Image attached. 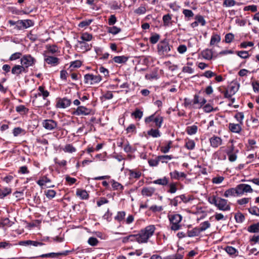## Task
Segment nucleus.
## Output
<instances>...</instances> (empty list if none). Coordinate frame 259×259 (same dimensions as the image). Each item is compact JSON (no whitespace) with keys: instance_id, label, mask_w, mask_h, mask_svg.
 Here are the masks:
<instances>
[{"instance_id":"2eb2a0df","label":"nucleus","mask_w":259,"mask_h":259,"mask_svg":"<svg viewBox=\"0 0 259 259\" xmlns=\"http://www.w3.org/2000/svg\"><path fill=\"white\" fill-rule=\"evenodd\" d=\"M155 191V189L153 187H144L141 191V194L143 196H151Z\"/></svg>"},{"instance_id":"f03ea898","label":"nucleus","mask_w":259,"mask_h":259,"mask_svg":"<svg viewBox=\"0 0 259 259\" xmlns=\"http://www.w3.org/2000/svg\"><path fill=\"white\" fill-rule=\"evenodd\" d=\"M156 230L155 226L153 225L147 226L145 228L141 229L138 233L139 243H147L149 238L153 235Z\"/></svg>"},{"instance_id":"c756f323","label":"nucleus","mask_w":259,"mask_h":259,"mask_svg":"<svg viewBox=\"0 0 259 259\" xmlns=\"http://www.w3.org/2000/svg\"><path fill=\"white\" fill-rule=\"evenodd\" d=\"M225 250L229 254L231 255H234V256H237L238 255V250L232 246H227L225 248Z\"/></svg>"},{"instance_id":"6ab92c4d","label":"nucleus","mask_w":259,"mask_h":259,"mask_svg":"<svg viewBox=\"0 0 259 259\" xmlns=\"http://www.w3.org/2000/svg\"><path fill=\"white\" fill-rule=\"evenodd\" d=\"M168 178L164 177L163 178L158 179L153 181L152 183L154 184L162 185L163 186H166L168 184Z\"/></svg>"},{"instance_id":"de8ad7c7","label":"nucleus","mask_w":259,"mask_h":259,"mask_svg":"<svg viewBox=\"0 0 259 259\" xmlns=\"http://www.w3.org/2000/svg\"><path fill=\"white\" fill-rule=\"evenodd\" d=\"M177 183L172 182L168 185L169 189L167 191L168 193L173 194L176 192L178 189L177 187Z\"/></svg>"},{"instance_id":"c03bdc74","label":"nucleus","mask_w":259,"mask_h":259,"mask_svg":"<svg viewBox=\"0 0 259 259\" xmlns=\"http://www.w3.org/2000/svg\"><path fill=\"white\" fill-rule=\"evenodd\" d=\"M125 216V212L124 211H118L117 215L115 217L114 219L120 222L124 219Z\"/></svg>"},{"instance_id":"c9c22d12","label":"nucleus","mask_w":259,"mask_h":259,"mask_svg":"<svg viewBox=\"0 0 259 259\" xmlns=\"http://www.w3.org/2000/svg\"><path fill=\"white\" fill-rule=\"evenodd\" d=\"M121 29L116 26L108 27L107 32L113 35L118 34L121 31Z\"/></svg>"},{"instance_id":"aec40b11","label":"nucleus","mask_w":259,"mask_h":259,"mask_svg":"<svg viewBox=\"0 0 259 259\" xmlns=\"http://www.w3.org/2000/svg\"><path fill=\"white\" fill-rule=\"evenodd\" d=\"M76 194L82 200L88 199L89 197V195L85 190L78 189H77Z\"/></svg>"},{"instance_id":"39448f33","label":"nucleus","mask_w":259,"mask_h":259,"mask_svg":"<svg viewBox=\"0 0 259 259\" xmlns=\"http://www.w3.org/2000/svg\"><path fill=\"white\" fill-rule=\"evenodd\" d=\"M85 83H90V84L98 83L102 80V77L100 75H95L93 74H87L84 76Z\"/></svg>"},{"instance_id":"4468645a","label":"nucleus","mask_w":259,"mask_h":259,"mask_svg":"<svg viewBox=\"0 0 259 259\" xmlns=\"http://www.w3.org/2000/svg\"><path fill=\"white\" fill-rule=\"evenodd\" d=\"M210 146L213 148H217L222 143V139L220 137L213 136L209 139Z\"/></svg>"},{"instance_id":"338daca9","label":"nucleus","mask_w":259,"mask_h":259,"mask_svg":"<svg viewBox=\"0 0 259 259\" xmlns=\"http://www.w3.org/2000/svg\"><path fill=\"white\" fill-rule=\"evenodd\" d=\"M22 54L21 52H16L13 54L9 58L10 61H14L21 58Z\"/></svg>"},{"instance_id":"09e8293b","label":"nucleus","mask_w":259,"mask_h":259,"mask_svg":"<svg viewBox=\"0 0 259 259\" xmlns=\"http://www.w3.org/2000/svg\"><path fill=\"white\" fill-rule=\"evenodd\" d=\"M1 224L3 226L11 227L14 223L11 221L8 218H3L1 220Z\"/></svg>"},{"instance_id":"58836bf2","label":"nucleus","mask_w":259,"mask_h":259,"mask_svg":"<svg viewBox=\"0 0 259 259\" xmlns=\"http://www.w3.org/2000/svg\"><path fill=\"white\" fill-rule=\"evenodd\" d=\"M11 72L13 74L19 76L21 74L20 65H15L12 68Z\"/></svg>"},{"instance_id":"f257e3e1","label":"nucleus","mask_w":259,"mask_h":259,"mask_svg":"<svg viewBox=\"0 0 259 259\" xmlns=\"http://www.w3.org/2000/svg\"><path fill=\"white\" fill-rule=\"evenodd\" d=\"M207 200L209 203L215 205L219 210L228 211L231 209L230 205L228 204V200L225 199L212 195L209 197Z\"/></svg>"},{"instance_id":"ddd939ff","label":"nucleus","mask_w":259,"mask_h":259,"mask_svg":"<svg viewBox=\"0 0 259 259\" xmlns=\"http://www.w3.org/2000/svg\"><path fill=\"white\" fill-rule=\"evenodd\" d=\"M59 59L57 57L45 55V61L48 64H51L53 66L57 65L59 63Z\"/></svg>"},{"instance_id":"a18cd8bd","label":"nucleus","mask_w":259,"mask_h":259,"mask_svg":"<svg viewBox=\"0 0 259 259\" xmlns=\"http://www.w3.org/2000/svg\"><path fill=\"white\" fill-rule=\"evenodd\" d=\"M214 156L215 157V158H217L218 160H225L226 159V155L223 151L221 150H218L215 152Z\"/></svg>"},{"instance_id":"f8f14e48","label":"nucleus","mask_w":259,"mask_h":259,"mask_svg":"<svg viewBox=\"0 0 259 259\" xmlns=\"http://www.w3.org/2000/svg\"><path fill=\"white\" fill-rule=\"evenodd\" d=\"M91 109L87 108L82 106H78L77 109L73 112V114L76 115H87L91 113Z\"/></svg>"},{"instance_id":"5701e85b","label":"nucleus","mask_w":259,"mask_h":259,"mask_svg":"<svg viewBox=\"0 0 259 259\" xmlns=\"http://www.w3.org/2000/svg\"><path fill=\"white\" fill-rule=\"evenodd\" d=\"M147 134L153 138H158L161 136V133L158 128L156 129L151 128L147 132Z\"/></svg>"},{"instance_id":"dca6fc26","label":"nucleus","mask_w":259,"mask_h":259,"mask_svg":"<svg viewBox=\"0 0 259 259\" xmlns=\"http://www.w3.org/2000/svg\"><path fill=\"white\" fill-rule=\"evenodd\" d=\"M187 236L189 237H194L198 236L201 233L199 227H194L192 230L187 231Z\"/></svg>"},{"instance_id":"69168bd1","label":"nucleus","mask_w":259,"mask_h":259,"mask_svg":"<svg viewBox=\"0 0 259 259\" xmlns=\"http://www.w3.org/2000/svg\"><path fill=\"white\" fill-rule=\"evenodd\" d=\"M234 35L232 33H229L226 34L225 36V41L226 43H231L234 39Z\"/></svg>"},{"instance_id":"9d476101","label":"nucleus","mask_w":259,"mask_h":259,"mask_svg":"<svg viewBox=\"0 0 259 259\" xmlns=\"http://www.w3.org/2000/svg\"><path fill=\"white\" fill-rule=\"evenodd\" d=\"M71 103V101L66 98H57V103L56 107L59 108H66L69 106Z\"/></svg>"},{"instance_id":"774afa93","label":"nucleus","mask_w":259,"mask_h":259,"mask_svg":"<svg viewBox=\"0 0 259 259\" xmlns=\"http://www.w3.org/2000/svg\"><path fill=\"white\" fill-rule=\"evenodd\" d=\"M130 175L132 178L139 179L141 176V172L139 171H134L133 170H131L130 171Z\"/></svg>"},{"instance_id":"9b49d317","label":"nucleus","mask_w":259,"mask_h":259,"mask_svg":"<svg viewBox=\"0 0 259 259\" xmlns=\"http://www.w3.org/2000/svg\"><path fill=\"white\" fill-rule=\"evenodd\" d=\"M70 252H71V251H70V250H65L62 252H57V253L51 252V253H46V254H42L41 255L38 256L37 257H40L41 258H45V257L55 258V257H57L59 255L66 256Z\"/></svg>"},{"instance_id":"e2e57ef3","label":"nucleus","mask_w":259,"mask_h":259,"mask_svg":"<svg viewBox=\"0 0 259 259\" xmlns=\"http://www.w3.org/2000/svg\"><path fill=\"white\" fill-rule=\"evenodd\" d=\"M45 195L49 199L53 198L56 195V192L53 190H48L45 191Z\"/></svg>"},{"instance_id":"72a5a7b5","label":"nucleus","mask_w":259,"mask_h":259,"mask_svg":"<svg viewBox=\"0 0 259 259\" xmlns=\"http://www.w3.org/2000/svg\"><path fill=\"white\" fill-rule=\"evenodd\" d=\"M78 44L80 45V49L83 51H88L91 50V45L90 46L88 44L84 41H80L78 40Z\"/></svg>"},{"instance_id":"c85d7f7f","label":"nucleus","mask_w":259,"mask_h":259,"mask_svg":"<svg viewBox=\"0 0 259 259\" xmlns=\"http://www.w3.org/2000/svg\"><path fill=\"white\" fill-rule=\"evenodd\" d=\"M234 147L232 146L230 150L227 151V154L228 155L229 160L231 162L235 161L237 159V155L236 154L233 153Z\"/></svg>"},{"instance_id":"b1692460","label":"nucleus","mask_w":259,"mask_h":259,"mask_svg":"<svg viewBox=\"0 0 259 259\" xmlns=\"http://www.w3.org/2000/svg\"><path fill=\"white\" fill-rule=\"evenodd\" d=\"M203 58L206 60H210L212 58V51L211 50L206 49L201 52Z\"/></svg>"},{"instance_id":"f3484780","label":"nucleus","mask_w":259,"mask_h":259,"mask_svg":"<svg viewBox=\"0 0 259 259\" xmlns=\"http://www.w3.org/2000/svg\"><path fill=\"white\" fill-rule=\"evenodd\" d=\"M169 175L172 179L179 180L180 178H185L186 175L183 172H179L178 171L175 170L172 172L169 173Z\"/></svg>"},{"instance_id":"a211bd4d","label":"nucleus","mask_w":259,"mask_h":259,"mask_svg":"<svg viewBox=\"0 0 259 259\" xmlns=\"http://www.w3.org/2000/svg\"><path fill=\"white\" fill-rule=\"evenodd\" d=\"M128 59V57L125 56H115L113 58V60L115 63L118 64H124Z\"/></svg>"},{"instance_id":"4c0bfd02","label":"nucleus","mask_w":259,"mask_h":259,"mask_svg":"<svg viewBox=\"0 0 259 259\" xmlns=\"http://www.w3.org/2000/svg\"><path fill=\"white\" fill-rule=\"evenodd\" d=\"M92 35L87 32L82 33L80 37V39H81L80 41H83L84 42L90 41L92 39Z\"/></svg>"},{"instance_id":"bf43d9fd","label":"nucleus","mask_w":259,"mask_h":259,"mask_svg":"<svg viewBox=\"0 0 259 259\" xmlns=\"http://www.w3.org/2000/svg\"><path fill=\"white\" fill-rule=\"evenodd\" d=\"M99 242V240L94 237H90L88 240V243L92 246H96L98 244Z\"/></svg>"},{"instance_id":"f704fd0d","label":"nucleus","mask_w":259,"mask_h":259,"mask_svg":"<svg viewBox=\"0 0 259 259\" xmlns=\"http://www.w3.org/2000/svg\"><path fill=\"white\" fill-rule=\"evenodd\" d=\"M11 192V189L10 188L7 187L4 189H0V198H4L5 197L10 194Z\"/></svg>"},{"instance_id":"0e129e2a","label":"nucleus","mask_w":259,"mask_h":259,"mask_svg":"<svg viewBox=\"0 0 259 259\" xmlns=\"http://www.w3.org/2000/svg\"><path fill=\"white\" fill-rule=\"evenodd\" d=\"M123 150L126 153H132L135 150L128 142L124 145Z\"/></svg>"},{"instance_id":"864d4df0","label":"nucleus","mask_w":259,"mask_h":259,"mask_svg":"<svg viewBox=\"0 0 259 259\" xmlns=\"http://www.w3.org/2000/svg\"><path fill=\"white\" fill-rule=\"evenodd\" d=\"M16 110L20 113L25 114L28 112V109L26 108L24 105H21L16 107Z\"/></svg>"},{"instance_id":"5fc2aeb1","label":"nucleus","mask_w":259,"mask_h":259,"mask_svg":"<svg viewBox=\"0 0 259 259\" xmlns=\"http://www.w3.org/2000/svg\"><path fill=\"white\" fill-rule=\"evenodd\" d=\"M160 35L157 33H155L149 38L150 42L152 44H155L158 41Z\"/></svg>"},{"instance_id":"2f4dec72","label":"nucleus","mask_w":259,"mask_h":259,"mask_svg":"<svg viewBox=\"0 0 259 259\" xmlns=\"http://www.w3.org/2000/svg\"><path fill=\"white\" fill-rule=\"evenodd\" d=\"M198 131V127L195 125L187 126L186 130L187 133L189 135L195 134Z\"/></svg>"},{"instance_id":"7c9ffc66","label":"nucleus","mask_w":259,"mask_h":259,"mask_svg":"<svg viewBox=\"0 0 259 259\" xmlns=\"http://www.w3.org/2000/svg\"><path fill=\"white\" fill-rule=\"evenodd\" d=\"M143 115V112L139 108H136L135 111L132 113L131 116L135 119H140Z\"/></svg>"},{"instance_id":"3c124183","label":"nucleus","mask_w":259,"mask_h":259,"mask_svg":"<svg viewBox=\"0 0 259 259\" xmlns=\"http://www.w3.org/2000/svg\"><path fill=\"white\" fill-rule=\"evenodd\" d=\"M248 210L250 214L259 217V208L255 206L250 207L248 208Z\"/></svg>"},{"instance_id":"603ef678","label":"nucleus","mask_w":259,"mask_h":259,"mask_svg":"<svg viewBox=\"0 0 259 259\" xmlns=\"http://www.w3.org/2000/svg\"><path fill=\"white\" fill-rule=\"evenodd\" d=\"M170 201L169 205H174L175 206H178L179 203H181V200L180 199L179 196L175 197L174 199H168Z\"/></svg>"},{"instance_id":"cd10ccee","label":"nucleus","mask_w":259,"mask_h":259,"mask_svg":"<svg viewBox=\"0 0 259 259\" xmlns=\"http://www.w3.org/2000/svg\"><path fill=\"white\" fill-rule=\"evenodd\" d=\"M247 231L250 233H258L259 232V223L253 224L247 228Z\"/></svg>"},{"instance_id":"e433bc0d","label":"nucleus","mask_w":259,"mask_h":259,"mask_svg":"<svg viewBox=\"0 0 259 259\" xmlns=\"http://www.w3.org/2000/svg\"><path fill=\"white\" fill-rule=\"evenodd\" d=\"M111 183H112V186L114 190H120L121 191L123 190L124 187L120 183L116 182L114 180H112Z\"/></svg>"},{"instance_id":"1a4fd4ad","label":"nucleus","mask_w":259,"mask_h":259,"mask_svg":"<svg viewBox=\"0 0 259 259\" xmlns=\"http://www.w3.org/2000/svg\"><path fill=\"white\" fill-rule=\"evenodd\" d=\"M17 29L21 30L26 29L31 26H33L34 23L33 21L29 19L18 20Z\"/></svg>"},{"instance_id":"052dcab7","label":"nucleus","mask_w":259,"mask_h":259,"mask_svg":"<svg viewBox=\"0 0 259 259\" xmlns=\"http://www.w3.org/2000/svg\"><path fill=\"white\" fill-rule=\"evenodd\" d=\"M236 54L240 58L243 59H247L249 57L248 52L245 51H237L236 52Z\"/></svg>"},{"instance_id":"680f3d73","label":"nucleus","mask_w":259,"mask_h":259,"mask_svg":"<svg viewBox=\"0 0 259 259\" xmlns=\"http://www.w3.org/2000/svg\"><path fill=\"white\" fill-rule=\"evenodd\" d=\"M172 143L171 141H169L166 146L162 147L161 148V151L163 153H166L169 152V149L171 148V145Z\"/></svg>"},{"instance_id":"7ed1b4c3","label":"nucleus","mask_w":259,"mask_h":259,"mask_svg":"<svg viewBox=\"0 0 259 259\" xmlns=\"http://www.w3.org/2000/svg\"><path fill=\"white\" fill-rule=\"evenodd\" d=\"M169 221L170 229L171 231H177L182 228L181 223L182 221V216L178 213L168 215Z\"/></svg>"},{"instance_id":"473e14b6","label":"nucleus","mask_w":259,"mask_h":259,"mask_svg":"<svg viewBox=\"0 0 259 259\" xmlns=\"http://www.w3.org/2000/svg\"><path fill=\"white\" fill-rule=\"evenodd\" d=\"M145 78L149 80L157 79L158 78L157 71L154 70L150 73H147L145 75Z\"/></svg>"},{"instance_id":"0eeeda50","label":"nucleus","mask_w":259,"mask_h":259,"mask_svg":"<svg viewBox=\"0 0 259 259\" xmlns=\"http://www.w3.org/2000/svg\"><path fill=\"white\" fill-rule=\"evenodd\" d=\"M21 64L26 67L32 66L36 62L34 58L32 57L30 55H25L21 58Z\"/></svg>"},{"instance_id":"423d86ee","label":"nucleus","mask_w":259,"mask_h":259,"mask_svg":"<svg viewBox=\"0 0 259 259\" xmlns=\"http://www.w3.org/2000/svg\"><path fill=\"white\" fill-rule=\"evenodd\" d=\"M237 195H242L244 193H252L253 190L251 186L248 184H240L236 186L235 187Z\"/></svg>"},{"instance_id":"37998d69","label":"nucleus","mask_w":259,"mask_h":259,"mask_svg":"<svg viewBox=\"0 0 259 259\" xmlns=\"http://www.w3.org/2000/svg\"><path fill=\"white\" fill-rule=\"evenodd\" d=\"M158 156V160L162 163H167L168 160H170L173 158V156L171 155H159Z\"/></svg>"},{"instance_id":"bb28decb","label":"nucleus","mask_w":259,"mask_h":259,"mask_svg":"<svg viewBox=\"0 0 259 259\" xmlns=\"http://www.w3.org/2000/svg\"><path fill=\"white\" fill-rule=\"evenodd\" d=\"M237 195V192L235 188H231L227 190L224 194V196L225 197H229L230 196H236Z\"/></svg>"},{"instance_id":"ea45409f","label":"nucleus","mask_w":259,"mask_h":259,"mask_svg":"<svg viewBox=\"0 0 259 259\" xmlns=\"http://www.w3.org/2000/svg\"><path fill=\"white\" fill-rule=\"evenodd\" d=\"M221 41V36L220 35L217 34H213L211 36L210 45H213L216 42H219Z\"/></svg>"},{"instance_id":"6e6552de","label":"nucleus","mask_w":259,"mask_h":259,"mask_svg":"<svg viewBox=\"0 0 259 259\" xmlns=\"http://www.w3.org/2000/svg\"><path fill=\"white\" fill-rule=\"evenodd\" d=\"M42 125L45 129L52 131L57 128L58 123L53 119H45L42 122Z\"/></svg>"},{"instance_id":"a878e982","label":"nucleus","mask_w":259,"mask_h":259,"mask_svg":"<svg viewBox=\"0 0 259 259\" xmlns=\"http://www.w3.org/2000/svg\"><path fill=\"white\" fill-rule=\"evenodd\" d=\"M155 124V126L158 128L161 127L162 123L163 122V117L160 115L155 116L153 121Z\"/></svg>"},{"instance_id":"4d7b16f0","label":"nucleus","mask_w":259,"mask_h":259,"mask_svg":"<svg viewBox=\"0 0 259 259\" xmlns=\"http://www.w3.org/2000/svg\"><path fill=\"white\" fill-rule=\"evenodd\" d=\"M47 53L48 54H55V53L58 52V48L56 46H49L47 47Z\"/></svg>"},{"instance_id":"4be33fe9","label":"nucleus","mask_w":259,"mask_h":259,"mask_svg":"<svg viewBox=\"0 0 259 259\" xmlns=\"http://www.w3.org/2000/svg\"><path fill=\"white\" fill-rule=\"evenodd\" d=\"M38 90L39 92L37 94V95L38 96H42L44 100H46L50 95V93L47 90H45V87L43 86H39L38 88Z\"/></svg>"},{"instance_id":"13d9d810","label":"nucleus","mask_w":259,"mask_h":259,"mask_svg":"<svg viewBox=\"0 0 259 259\" xmlns=\"http://www.w3.org/2000/svg\"><path fill=\"white\" fill-rule=\"evenodd\" d=\"M195 19L197 21L198 24L200 23L201 26H204L206 24V21L203 17L201 15H198L195 17Z\"/></svg>"},{"instance_id":"49530a36","label":"nucleus","mask_w":259,"mask_h":259,"mask_svg":"<svg viewBox=\"0 0 259 259\" xmlns=\"http://www.w3.org/2000/svg\"><path fill=\"white\" fill-rule=\"evenodd\" d=\"M163 25L165 26H167L169 25L171 20V16L169 14H166L163 16L162 18Z\"/></svg>"},{"instance_id":"79ce46f5","label":"nucleus","mask_w":259,"mask_h":259,"mask_svg":"<svg viewBox=\"0 0 259 259\" xmlns=\"http://www.w3.org/2000/svg\"><path fill=\"white\" fill-rule=\"evenodd\" d=\"M63 150L65 152L73 153L76 151V149L72 145L68 144L65 146L64 148H63Z\"/></svg>"},{"instance_id":"20e7f679","label":"nucleus","mask_w":259,"mask_h":259,"mask_svg":"<svg viewBox=\"0 0 259 259\" xmlns=\"http://www.w3.org/2000/svg\"><path fill=\"white\" fill-rule=\"evenodd\" d=\"M172 48L168 44L166 39L160 41L157 46L158 52L159 55H164L168 53Z\"/></svg>"},{"instance_id":"8fccbe9b","label":"nucleus","mask_w":259,"mask_h":259,"mask_svg":"<svg viewBox=\"0 0 259 259\" xmlns=\"http://www.w3.org/2000/svg\"><path fill=\"white\" fill-rule=\"evenodd\" d=\"M210 224L208 221H205L203 223H201L200 225V227L199 229L200 231L201 232L205 231L207 229L210 228Z\"/></svg>"},{"instance_id":"393cba45","label":"nucleus","mask_w":259,"mask_h":259,"mask_svg":"<svg viewBox=\"0 0 259 259\" xmlns=\"http://www.w3.org/2000/svg\"><path fill=\"white\" fill-rule=\"evenodd\" d=\"M185 147L190 150H192L195 148V143L194 140L191 139L185 140Z\"/></svg>"},{"instance_id":"412c9836","label":"nucleus","mask_w":259,"mask_h":259,"mask_svg":"<svg viewBox=\"0 0 259 259\" xmlns=\"http://www.w3.org/2000/svg\"><path fill=\"white\" fill-rule=\"evenodd\" d=\"M229 130L233 133H239L242 130L241 126L239 124L230 123L229 124Z\"/></svg>"},{"instance_id":"a19ab883","label":"nucleus","mask_w":259,"mask_h":259,"mask_svg":"<svg viewBox=\"0 0 259 259\" xmlns=\"http://www.w3.org/2000/svg\"><path fill=\"white\" fill-rule=\"evenodd\" d=\"M234 217L236 222L238 223H242L245 220L244 215L240 212H237Z\"/></svg>"},{"instance_id":"6e6d98bb","label":"nucleus","mask_w":259,"mask_h":259,"mask_svg":"<svg viewBox=\"0 0 259 259\" xmlns=\"http://www.w3.org/2000/svg\"><path fill=\"white\" fill-rule=\"evenodd\" d=\"M50 182L51 180L49 178L46 176H44L37 182V184L40 186H42L45 184Z\"/></svg>"}]
</instances>
